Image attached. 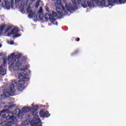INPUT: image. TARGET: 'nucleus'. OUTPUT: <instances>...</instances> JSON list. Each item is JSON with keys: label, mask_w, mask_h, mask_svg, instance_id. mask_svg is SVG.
<instances>
[{"label": "nucleus", "mask_w": 126, "mask_h": 126, "mask_svg": "<svg viewBox=\"0 0 126 126\" xmlns=\"http://www.w3.org/2000/svg\"><path fill=\"white\" fill-rule=\"evenodd\" d=\"M29 73H30V71L29 70ZM29 73H27L25 74L24 73H20L19 74V78L20 79L18 81V83L16 81H13L11 84L10 85V92L11 93H14L15 92V87H17V90L18 91H23L25 87L23 85L24 82H26L29 80V78H27L26 76L29 75Z\"/></svg>", "instance_id": "nucleus-1"}, {"label": "nucleus", "mask_w": 126, "mask_h": 126, "mask_svg": "<svg viewBox=\"0 0 126 126\" xmlns=\"http://www.w3.org/2000/svg\"><path fill=\"white\" fill-rule=\"evenodd\" d=\"M7 121H3L2 119H0V126H11L12 124L16 123V117L8 115L6 117Z\"/></svg>", "instance_id": "nucleus-2"}, {"label": "nucleus", "mask_w": 126, "mask_h": 126, "mask_svg": "<svg viewBox=\"0 0 126 126\" xmlns=\"http://www.w3.org/2000/svg\"><path fill=\"white\" fill-rule=\"evenodd\" d=\"M81 0H79V1H77V0H73V4L71 3H69L68 4H66L65 8L68 11H71L72 10L73 11H75V10L78 9V8L77 7V2L79 4H80L79 1Z\"/></svg>", "instance_id": "nucleus-3"}, {"label": "nucleus", "mask_w": 126, "mask_h": 126, "mask_svg": "<svg viewBox=\"0 0 126 126\" xmlns=\"http://www.w3.org/2000/svg\"><path fill=\"white\" fill-rule=\"evenodd\" d=\"M14 5V0H11L10 1L4 0L1 4L2 7H5L7 9H10V7L12 8Z\"/></svg>", "instance_id": "nucleus-4"}, {"label": "nucleus", "mask_w": 126, "mask_h": 126, "mask_svg": "<svg viewBox=\"0 0 126 126\" xmlns=\"http://www.w3.org/2000/svg\"><path fill=\"white\" fill-rule=\"evenodd\" d=\"M13 114L17 116L18 119H20V120L23 119V113L21 110L19 109V108H16L13 111Z\"/></svg>", "instance_id": "nucleus-5"}, {"label": "nucleus", "mask_w": 126, "mask_h": 126, "mask_svg": "<svg viewBox=\"0 0 126 126\" xmlns=\"http://www.w3.org/2000/svg\"><path fill=\"white\" fill-rule=\"evenodd\" d=\"M22 65L21 64V63H20V59L19 58L18 60L16 63H11V67H13L14 70H18L19 69V67L21 66Z\"/></svg>", "instance_id": "nucleus-6"}, {"label": "nucleus", "mask_w": 126, "mask_h": 126, "mask_svg": "<svg viewBox=\"0 0 126 126\" xmlns=\"http://www.w3.org/2000/svg\"><path fill=\"white\" fill-rule=\"evenodd\" d=\"M55 6L56 7V10L58 15L59 16H63V10L61 9L62 4L61 3H59V4L56 3Z\"/></svg>", "instance_id": "nucleus-7"}, {"label": "nucleus", "mask_w": 126, "mask_h": 126, "mask_svg": "<svg viewBox=\"0 0 126 126\" xmlns=\"http://www.w3.org/2000/svg\"><path fill=\"white\" fill-rule=\"evenodd\" d=\"M108 0V4H106L107 2H106V0H101V2H103V3H104V4L103 5V6H105L107 7L109 5H113V3L114 2H117V0Z\"/></svg>", "instance_id": "nucleus-8"}, {"label": "nucleus", "mask_w": 126, "mask_h": 126, "mask_svg": "<svg viewBox=\"0 0 126 126\" xmlns=\"http://www.w3.org/2000/svg\"><path fill=\"white\" fill-rule=\"evenodd\" d=\"M21 54H19V55H16V57L18 59V60L20 59V62L21 63V64L22 65V64H23V63H26V61H27V58L24 57L21 59Z\"/></svg>", "instance_id": "nucleus-9"}, {"label": "nucleus", "mask_w": 126, "mask_h": 126, "mask_svg": "<svg viewBox=\"0 0 126 126\" xmlns=\"http://www.w3.org/2000/svg\"><path fill=\"white\" fill-rule=\"evenodd\" d=\"M39 115L41 118H49L50 117V114L48 111L45 112L43 110L40 111L39 112Z\"/></svg>", "instance_id": "nucleus-10"}, {"label": "nucleus", "mask_w": 126, "mask_h": 126, "mask_svg": "<svg viewBox=\"0 0 126 126\" xmlns=\"http://www.w3.org/2000/svg\"><path fill=\"white\" fill-rule=\"evenodd\" d=\"M19 31V29L18 27H15L11 31V32H8V36H10V35H14V34H17Z\"/></svg>", "instance_id": "nucleus-11"}, {"label": "nucleus", "mask_w": 126, "mask_h": 126, "mask_svg": "<svg viewBox=\"0 0 126 126\" xmlns=\"http://www.w3.org/2000/svg\"><path fill=\"white\" fill-rule=\"evenodd\" d=\"M27 12L28 13H29L28 15V17L29 18H32L34 16V13H33V11L31 10V7L29 6L27 9Z\"/></svg>", "instance_id": "nucleus-12"}, {"label": "nucleus", "mask_w": 126, "mask_h": 126, "mask_svg": "<svg viewBox=\"0 0 126 126\" xmlns=\"http://www.w3.org/2000/svg\"><path fill=\"white\" fill-rule=\"evenodd\" d=\"M91 1H94L96 4L101 5V6H103L105 4V3H103V2L100 1V0H91Z\"/></svg>", "instance_id": "nucleus-13"}, {"label": "nucleus", "mask_w": 126, "mask_h": 126, "mask_svg": "<svg viewBox=\"0 0 126 126\" xmlns=\"http://www.w3.org/2000/svg\"><path fill=\"white\" fill-rule=\"evenodd\" d=\"M38 109H39V106L38 105H34L33 107L31 108V111L32 112H38Z\"/></svg>", "instance_id": "nucleus-14"}, {"label": "nucleus", "mask_w": 126, "mask_h": 126, "mask_svg": "<svg viewBox=\"0 0 126 126\" xmlns=\"http://www.w3.org/2000/svg\"><path fill=\"white\" fill-rule=\"evenodd\" d=\"M80 4H82V6L84 7V8H86L87 7V4L86 3V0H81L79 1Z\"/></svg>", "instance_id": "nucleus-15"}, {"label": "nucleus", "mask_w": 126, "mask_h": 126, "mask_svg": "<svg viewBox=\"0 0 126 126\" xmlns=\"http://www.w3.org/2000/svg\"><path fill=\"white\" fill-rule=\"evenodd\" d=\"M37 113L38 112H32V116H33V119L38 122V120H40V119L38 118L39 116L37 114Z\"/></svg>", "instance_id": "nucleus-16"}, {"label": "nucleus", "mask_w": 126, "mask_h": 126, "mask_svg": "<svg viewBox=\"0 0 126 126\" xmlns=\"http://www.w3.org/2000/svg\"><path fill=\"white\" fill-rule=\"evenodd\" d=\"M0 73L1 75H5L6 73V71L5 69H4L2 66H0Z\"/></svg>", "instance_id": "nucleus-17"}, {"label": "nucleus", "mask_w": 126, "mask_h": 126, "mask_svg": "<svg viewBox=\"0 0 126 126\" xmlns=\"http://www.w3.org/2000/svg\"><path fill=\"white\" fill-rule=\"evenodd\" d=\"M87 5L90 8H91L92 7L94 6V2H93V1H87Z\"/></svg>", "instance_id": "nucleus-18"}, {"label": "nucleus", "mask_w": 126, "mask_h": 126, "mask_svg": "<svg viewBox=\"0 0 126 126\" xmlns=\"http://www.w3.org/2000/svg\"><path fill=\"white\" fill-rule=\"evenodd\" d=\"M5 27H6V25L4 24L2 25L0 27V34H2V32H3V30L5 29Z\"/></svg>", "instance_id": "nucleus-19"}, {"label": "nucleus", "mask_w": 126, "mask_h": 126, "mask_svg": "<svg viewBox=\"0 0 126 126\" xmlns=\"http://www.w3.org/2000/svg\"><path fill=\"white\" fill-rule=\"evenodd\" d=\"M28 69V66L27 65H24L22 66V68L19 69V70H21V71H25Z\"/></svg>", "instance_id": "nucleus-20"}, {"label": "nucleus", "mask_w": 126, "mask_h": 126, "mask_svg": "<svg viewBox=\"0 0 126 126\" xmlns=\"http://www.w3.org/2000/svg\"><path fill=\"white\" fill-rule=\"evenodd\" d=\"M52 0V1H53V2H54V1H56V2H55V3H54V5L55 6H56V4H60H60H62V0Z\"/></svg>", "instance_id": "nucleus-21"}, {"label": "nucleus", "mask_w": 126, "mask_h": 126, "mask_svg": "<svg viewBox=\"0 0 126 126\" xmlns=\"http://www.w3.org/2000/svg\"><path fill=\"white\" fill-rule=\"evenodd\" d=\"M50 17H51V15H49L48 13H46L44 15V18L45 20H49V19H50Z\"/></svg>", "instance_id": "nucleus-22"}, {"label": "nucleus", "mask_w": 126, "mask_h": 126, "mask_svg": "<svg viewBox=\"0 0 126 126\" xmlns=\"http://www.w3.org/2000/svg\"><path fill=\"white\" fill-rule=\"evenodd\" d=\"M50 21L53 23L56 21V18H55V17H53L52 16H50V17L49 18Z\"/></svg>", "instance_id": "nucleus-23"}, {"label": "nucleus", "mask_w": 126, "mask_h": 126, "mask_svg": "<svg viewBox=\"0 0 126 126\" xmlns=\"http://www.w3.org/2000/svg\"><path fill=\"white\" fill-rule=\"evenodd\" d=\"M50 16H52L53 17H57V16H58V14H57L56 12L53 11L52 13L50 14Z\"/></svg>", "instance_id": "nucleus-24"}, {"label": "nucleus", "mask_w": 126, "mask_h": 126, "mask_svg": "<svg viewBox=\"0 0 126 126\" xmlns=\"http://www.w3.org/2000/svg\"><path fill=\"white\" fill-rule=\"evenodd\" d=\"M5 111V112L2 113L1 115H2V118H5V117H6V114H5V113H6V112L7 111V109H4L2 110V111Z\"/></svg>", "instance_id": "nucleus-25"}, {"label": "nucleus", "mask_w": 126, "mask_h": 126, "mask_svg": "<svg viewBox=\"0 0 126 126\" xmlns=\"http://www.w3.org/2000/svg\"><path fill=\"white\" fill-rule=\"evenodd\" d=\"M23 112H24V113H27V112H29V108L25 107H23Z\"/></svg>", "instance_id": "nucleus-26"}, {"label": "nucleus", "mask_w": 126, "mask_h": 126, "mask_svg": "<svg viewBox=\"0 0 126 126\" xmlns=\"http://www.w3.org/2000/svg\"><path fill=\"white\" fill-rule=\"evenodd\" d=\"M14 58V53H12L10 56L8 57V60L10 61V60H12Z\"/></svg>", "instance_id": "nucleus-27"}, {"label": "nucleus", "mask_w": 126, "mask_h": 126, "mask_svg": "<svg viewBox=\"0 0 126 126\" xmlns=\"http://www.w3.org/2000/svg\"><path fill=\"white\" fill-rule=\"evenodd\" d=\"M39 18L40 20H43L44 19V14H39Z\"/></svg>", "instance_id": "nucleus-28"}, {"label": "nucleus", "mask_w": 126, "mask_h": 126, "mask_svg": "<svg viewBox=\"0 0 126 126\" xmlns=\"http://www.w3.org/2000/svg\"><path fill=\"white\" fill-rule=\"evenodd\" d=\"M12 29V27H8L5 29V32H8V31L11 30Z\"/></svg>", "instance_id": "nucleus-29"}, {"label": "nucleus", "mask_w": 126, "mask_h": 126, "mask_svg": "<svg viewBox=\"0 0 126 126\" xmlns=\"http://www.w3.org/2000/svg\"><path fill=\"white\" fill-rule=\"evenodd\" d=\"M79 52V51L78 50H76L74 52H73V53L71 54V56H72V57H73V56H74L75 55H77V54H78Z\"/></svg>", "instance_id": "nucleus-30"}, {"label": "nucleus", "mask_w": 126, "mask_h": 126, "mask_svg": "<svg viewBox=\"0 0 126 126\" xmlns=\"http://www.w3.org/2000/svg\"><path fill=\"white\" fill-rule=\"evenodd\" d=\"M22 126H27L28 125V121L27 120H25L22 122Z\"/></svg>", "instance_id": "nucleus-31"}, {"label": "nucleus", "mask_w": 126, "mask_h": 126, "mask_svg": "<svg viewBox=\"0 0 126 126\" xmlns=\"http://www.w3.org/2000/svg\"><path fill=\"white\" fill-rule=\"evenodd\" d=\"M3 95L4 96V98H5V97L7 98V97H9V96H10V94H9V93H8V92H6L5 93H4V94H3Z\"/></svg>", "instance_id": "nucleus-32"}, {"label": "nucleus", "mask_w": 126, "mask_h": 126, "mask_svg": "<svg viewBox=\"0 0 126 126\" xmlns=\"http://www.w3.org/2000/svg\"><path fill=\"white\" fill-rule=\"evenodd\" d=\"M118 1L120 4H122V3H126V0H118Z\"/></svg>", "instance_id": "nucleus-33"}, {"label": "nucleus", "mask_w": 126, "mask_h": 126, "mask_svg": "<svg viewBox=\"0 0 126 126\" xmlns=\"http://www.w3.org/2000/svg\"><path fill=\"white\" fill-rule=\"evenodd\" d=\"M20 36H21V34L17 33V34H15V35H13V39H15V38H18V37H20Z\"/></svg>", "instance_id": "nucleus-34"}, {"label": "nucleus", "mask_w": 126, "mask_h": 126, "mask_svg": "<svg viewBox=\"0 0 126 126\" xmlns=\"http://www.w3.org/2000/svg\"><path fill=\"white\" fill-rule=\"evenodd\" d=\"M39 5H40V1L38 0L36 3H35V7L37 8L39 7Z\"/></svg>", "instance_id": "nucleus-35"}, {"label": "nucleus", "mask_w": 126, "mask_h": 126, "mask_svg": "<svg viewBox=\"0 0 126 126\" xmlns=\"http://www.w3.org/2000/svg\"><path fill=\"white\" fill-rule=\"evenodd\" d=\"M38 13H39V14L43 13V7H40L39 8V10L38 11Z\"/></svg>", "instance_id": "nucleus-36"}, {"label": "nucleus", "mask_w": 126, "mask_h": 126, "mask_svg": "<svg viewBox=\"0 0 126 126\" xmlns=\"http://www.w3.org/2000/svg\"><path fill=\"white\" fill-rule=\"evenodd\" d=\"M2 61H3V64H5V63H6V58H3Z\"/></svg>", "instance_id": "nucleus-37"}, {"label": "nucleus", "mask_w": 126, "mask_h": 126, "mask_svg": "<svg viewBox=\"0 0 126 126\" xmlns=\"http://www.w3.org/2000/svg\"><path fill=\"white\" fill-rule=\"evenodd\" d=\"M4 112H5V110H2L0 111V117L1 116V114H2V113H4Z\"/></svg>", "instance_id": "nucleus-38"}, {"label": "nucleus", "mask_w": 126, "mask_h": 126, "mask_svg": "<svg viewBox=\"0 0 126 126\" xmlns=\"http://www.w3.org/2000/svg\"><path fill=\"white\" fill-rule=\"evenodd\" d=\"M75 41H76V42H79V41H80V38H79V37H78L76 39V38L75 39Z\"/></svg>", "instance_id": "nucleus-39"}, {"label": "nucleus", "mask_w": 126, "mask_h": 126, "mask_svg": "<svg viewBox=\"0 0 126 126\" xmlns=\"http://www.w3.org/2000/svg\"><path fill=\"white\" fill-rule=\"evenodd\" d=\"M15 2H19L20 1H21V0H15Z\"/></svg>", "instance_id": "nucleus-40"}, {"label": "nucleus", "mask_w": 126, "mask_h": 126, "mask_svg": "<svg viewBox=\"0 0 126 126\" xmlns=\"http://www.w3.org/2000/svg\"><path fill=\"white\" fill-rule=\"evenodd\" d=\"M46 11H48V12H49V11H50V9L48 7L46 8Z\"/></svg>", "instance_id": "nucleus-41"}, {"label": "nucleus", "mask_w": 126, "mask_h": 126, "mask_svg": "<svg viewBox=\"0 0 126 126\" xmlns=\"http://www.w3.org/2000/svg\"><path fill=\"white\" fill-rule=\"evenodd\" d=\"M13 44H14V42L12 41L10 42L11 45H13Z\"/></svg>", "instance_id": "nucleus-42"}, {"label": "nucleus", "mask_w": 126, "mask_h": 126, "mask_svg": "<svg viewBox=\"0 0 126 126\" xmlns=\"http://www.w3.org/2000/svg\"><path fill=\"white\" fill-rule=\"evenodd\" d=\"M56 25H58V22L56 23Z\"/></svg>", "instance_id": "nucleus-43"}, {"label": "nucleus", "mask_w": 126, "mask_h": 126, "mask_svg": "<svg viewBox=\"0 0 126 126\" xmlns=\"http://www.w3.org/2000/svg\"><path fill=\"white\" fill-rule=\"evenodd\" d=\"M1 44H0V48H1Z\"/></svg>", "instance_id": "nucleus-44"}, {"label": "nucleus", "mask_w": 126, "mask_h": 126, "mask_svg": "<svg viewBox=\"0 0 126 126\" xmlns=\"http://www.w3.org/2000/svg\"><path fill=\"white\" fill-rule=\"evenodd\" d=\"M64 8V7H63V9Z\"/></svg>", "instance_id": "nucleus-45"}, {"label": "nucleus", "mask_w": 126, "mask_h": 126, "mask_svg": "<svg viewBox=\"0 0 126 126\" xmlns=\"http://www.w3.org/2000/svg\"><path fill=\"white\" fill-rule=\"evenodd\" d=\"M21 6H22V7H23V6H21Z\"/></svg>", "instance_id": "nucleus-46"}, {"label": "nucleus", "mask_w": 126, "mask_h": 126, "mask_svg": "<svg viewBox=\"0 0 126 126\" xmlns=\"http://www.w3.org/2000/svg\"><path fill=\"white\" fill-rule=\"evenodd\" d=\"M0 1H1V0H0Z\"/></svg>", "instance_id": "nucleus-47"}]
</instances>
